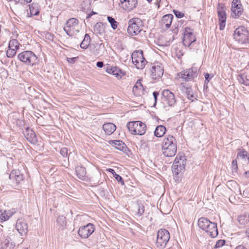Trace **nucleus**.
Wrapping results in <instances>:
<instances>
[{
    "mask_svg": "<svg viewBox=\"0 0 249 249\" xmlns=\"http://www.w3.org/2000/svg\"><path fill=\"white\" fill-rule=\"evenodd\" d=\"M68 150L66 147L62 148L60 150V154L63 157H66L68 156Z\"/></svg>",
    "mask_w": 249,
    "mask_h": 249,
    "instance_id": "obj_46",
    "label": "nucleus"
},
{
    "mask_svg": "<svg viewBox=\"0 0 249 249\" xmlns=\"http://www.w3.org/2000/svg\"><path fill=\"white\" fill-rule=\"evenodd\" d=\"M19 47V43L16 39H11L9 43L8 48H12L18 50Z\"/></svg>",
    "mask_w": 249,
    "mask_h": 249,
    "instance_id": "obj_33",
    "label": "nucleus"
},
{
    "mask_svg": "<svg viewBox=\"0 0 249 249\" xmlns=\"http://www.w3.org/2000/svg\"><path fill=\"white\" fill-rule=\"evenodd\" d=\"M225 240H222V239L219 240L216 242V243L214 246V248H215V249L219 248L222 247L223 246H224L225 245Z\"/></svg>",
    "mask_w": 249,
    "mask_h": 249,
    "instance_id": "obj_42",
    "label": "nucleus"
},
{
    "mask_svg": "<svg viewBox=\"0 0 249 249\" xmlns=\"http://www.w3.org/2000/svg\"><path fill=\"white\" fill-rule=\"evenodd\" d=\"M231 11V16L233 18H237L242 15L243 9L240 0H233Z\"/></svg>",
    "mask_w": 249,
    "mask_h": 249,
    "instance_id": "obj_13",
    "label": "nucleus"
},
{
    "mask_svg": "<svg viewBox=\"0 0 249 249\" xmlns=\"http://www.w3.org/2000/svg\"><path fill=\"white\" fill-rule=\"evenodd\" d=\"M75 57H72V58H68L67 60L69 63H73L74 62V59H75Z\"/></svg>",
    "mask_w": 249,
    "mask_h": 249,
    "instance_id": "obj_55",
    "label": "nucleus"
},
{
    "mask_svg": "<svg viewBox=\"0 0 249 249\" xmlns=\"http://www.w3.org/2000/svg\"><path fill=\"white\" fill-rule=\"evenodd\" d=\"M235 249H247L244 246L242 245H240L237 246Z\"/></svg>",
    "mask_w": 249,
    "mask_h": 249,
    "instance_id": "obj_58",
    "label": "nucleus"
},
{
    "mask_svg": "<svg viewBox=\"0 0 249 249\" xmlns=\"http://www.w3.org/2000/svg\"><path fill=\"white\" fill-rule=\"evenodd\" d=\"M15 2L16 3H23L24 2H26V3H30L32 1V0H14Z\"/></svg>",
    "mask_w": 249,
    "mask_h": 249,
    "instance_id": "obj_51",
    "label": "nucleus"
},
{
    "mask_svg": "<svg viewBox=\"0 0 249 249\" xmlns=\"http://www.w3.org/2000/svg\"><path fill=\"white\" fill-rule=\"evenodd\" d=\"M25 135L27 140L31 143H34L37 141L36 135L32 129L27 128Z\"/></svg>",
    "mask_w": 249,
    "mask_h": 249,
    "instance_id": "obj_27",
    "label": "nucleus"
},
{
    "mask_svg": "<svg viewBox=\"0 0 249 249\" xmlns=\"http://www.w3.org/2000/svg\"><path fill=\"white\" fill-rule=\"evenodd\" d=\"M109 143L113 144L116 149L121 151H124L126 147L125 144L121 141H110Z\"/></svg>",
    "mask_w": 249,
    "mask_h": 249,
    "instance_id": "obj_29",
    "label": "nucleus"
},
{
    "mask_svg": "<svg viewBox=\"0 0 249 249\" xmlns=\"http://www.w3.org/2000/svg\"><path fill=\"white\" fill-rule=\"evenodd\" d=\"M57 223L63 226L66 223V218L63 216H59L57 219Z\"/></svg>",
    "mask_w": 249,
    "mask_h": 249,
    "instance_id": "obj_41",
    "label": "nucleus"
},
{
    "mask_svg": "<svg viewBox=\"0 0 249 249\" xmlns=\"http://www.w3.org/2000/svg\"><path fill=\"white\" fill-rule=\"evenodd\" d=\"M107 19L113 30H115L117 28L118 23L114 18L110 16H107Z\"/></svg>",
    "mask_w": 249,
    "mask_h": 249,
    "instance_id": "obj_35",
    "label": "nucleus"
},
{
    "mask_svg": "<svg viewBox=\"0 0 249 249\" xmlns=\"http://www.w3.org/2000/svg\"><path fill=\"white\" fill-rule=\"evenodd\" d=\"M16 229L21 236L25 235L28 231V224L24 219L18 218L17 220Z\"/></svg>",
    "mask_w": 249,
    "mask_h": 249,
    "instance_id": "obj_15",
    "label": "nucleus"
},
{
    "mask_svg": "<svg viewBox=\"0 0 249 249\" xmlns=\"http://www.w3.org/2000/svg\"><path fill=\"white\" fill-rule=\"evenodd\" d=\"M103 129L106 134L109 135L115 131L116 129V126L112 123H108L105 124L103 125Z\"/></svg>",
    "mask_w": 249,
    "mask_h": 249,
    "instance_id": "obj_26",
    "label": "nucleus"
},
{
    "mask_svg": "<svg viewBox=\"0 0 249 249\" xmlns=\"http://www.w3.org/2000/svg\"><path fill=\"white\" fill-rule=\"evenodd\" d=\"M127 127L129 131L133 135H142L146 132V124L140 121L128 122Z\"/></svg>",
    "mask_w": 249,
    "mask_h": 249,
    "instance_id": "obj_3",
    "label": "nucleus"
},
{
    "mask_svg": "<svg viewBox=\"0 0 249 249\" xmlns=\"http://www.w3.org/2000/svg\"><path fill=\"white\" fill-rule=\"evenodd\" d=\"M106 71L115 75L117 78H121L124 75L123 71L117 67L108 66L107 68Z\"/></svg>",
    "mask_w": 249,
    "mask_h": 249,
    "instance_id": "obj_20",
    "label": "nucleus"
},
{
    "mask_svg": "<svg viewBox=\"0 0 249 249\" xmlns=\"http://www.w3.org/2000/svg\"><path fill=\"white\" fill-rule=\"evenodd\" d=\"M96 66L97 67L101 68L104 66V63L102 61H98L96 63Z\"/></svg>",
    "mask_w": 249,
    "mask_h": 249,
    "instance_id": "obj_53",
    "label": "nucleus"
},
{
    "mask_svg": "<svg viewBox=\"0 0 249 249\" xmlns=\"http://www.w3.org/2000/svg\"><path fill=\"white\" fill-rule=\"evenodd\" d=\"M30 9V15L29 17H31L34 16H37L39 14L40 6L38 3H33L29 5Z\"/></svg>",
    "mask_w": 249,
    "mask_h": 249,
    "instance_id": "obj_25",
    "label": "nucleus"
},
{
    "mask_svg": "<svg viewBox=\"0 0 249 249\" xmlns=\"http://www.w3.org/2000/svg\"><path fill=\"white\" fill-rule=\"evenodd\" d=\"M163 101L169 106H174L176 103L174 94L168 89H164L162 91Z\"/></svg>",
    "mask_w": 249,
    "mask_h": 249,
    "instance_id": "obj_14",
    "label": "nucleus"
},
{
    "mask_svg": "<svg viewBox=\"0 0 249 249\" xmlns=\"http://www.w3.org/2000/svg\"><path fill=\"white\" fill-rule=\"evenodd\" d=\"M242 218H243V216H242L238 218V220L239 222H240V221L242 219Z\"/></svg>",
    "mask_w": 249,
    "mask_h": 249,
    "instance_id": "obj_61",
    "label": "nucleus"
},
{
    "mask_svg": "<svg viewBox=\"0 0 249 249\" xmlns=\"http://www.w3.org/2000/svg\"><path fill=\"white\" fill-rule=\"evenodd\" d=\"M166 131V129L164 126L162 125H159L155 128L154 135L156 137L160 138L165 134Z\"/></svg>",
    "mask_w": 249,
    "mask_h": 249,
    "instance_id": "obj_28",
    "label": "nucleus"
},
{
    "mask_svg": "<svg viewBox=\"0 0 249 249\" xmlns=\"http://www.w3.org/2000/svg\"><path fill=\"white\" fill-rule=\"evenodd\" d=\"M179 24H180V26H181V24L180 23L179 21H178V23L174 24L173 26V27H174V28H173V29H172V32L175 35H177L178 32Z\"/></svg>",
    "mask_w": 249,
    "mask_h": 249,
    "instance_id": "obj_43",
    "label": "nucleus"
},
{
    "mask_svg": "<svg viewBox=\"0 0 249 249\" xmlns=\"http://www.w3.org/2000/svg\"><path fill=\"white\" fill-rule=\"evenodd\" d=\"M186 93L187 96V98L189 100L193 101L194 100L196 99L194 95V93L191 88H187L186 89Z\"/></svg>",
    "mask_w": 249,
    "mask_h": 249,
    "instance_id": "obj_36",
    "label": "nucleus"
},
{
    "mask_svg": "<svg viewBox=\"0 0 249 249\" xmlns=\"http://www.w3.org/2000/svg\"><path fill=\"white\" fill-rule=\"evenodd\" d=\"M226 8L225 5L221 3H219L217 5V12L218 13L225 12Z\"/></svg>",
    "mask_w": 249,
    "mask_h": 249,
    "instance_id": "obj_40",
    "label": "nucleus"
},
{
    "mask_svg": "<svg viewBox=\"0 0 249 249\" xmlns=\"http://www.w3.org/2000/svg\"><path fill=\"white\" fill-rule=\"evenodd\" d=\"M75 172L79 179L82 180H86L87 172L86 169L84 167L80 165L77 166L75 167Z\"/></svg>",
    "mask_w": 249,
    "mask_h": 249,
    "instance_id": "obj_23",
    "label": "nucleus"
},
{
    "mask_svg": "<svg viewBox=\"0 0 249 249\" xmlns=\"http://www.w3.org/2000/svg\"><path fill=\"white\" fill-rule=\"evenodd\" d=\"M173 12L175 15L176 17L178 18H181L184 17V14L183 13L181 12L180 11L174 10Z\"/></svg>",
    "mask_w": 249,
    "mask_h": 249,
    "instance_id": "obj_47",
    "label": "nucleus"
},
{
    "mask_svg": "<svg viewBox=\"0 0 249 249\" xmlns=\"http://www.w3.org/2000/svg\"><path fill=\"white\" fill-rule=\"evenodd\" d=\"M11 215H8L6 211H0V219L2 221H6L9 219Z\"/></svg>",
    "mask_w": 249,
    "mask_h": 249,
    "instance_id": "obj_38",
    "label": "nucleus"
},
{
    "mask_svg": "<svg viewBox=\"0 0 249 249\" xmlns=\"http://www.w3.org/2000/svg\"><path fill=\"white\" fill-rule=\"evenodd\" d=\"M28 249V248H26V249Z\"/></svg>",
    "mask_w": 249,
    "mask_h": 249,
    "instance_id": "obj_63",
    "label": "nucleus"
},
{
    "mask_svg": "<svg viewBox=\"0 0 249 249\" xmlns=\"http://www.w3.org/2000/svg\"><path fill=\"white\" fill-rule=\"evenodd\" d=\"M234 38L241 44L247 45L249 43V32L244 26H239L233 34Z\"/></svg>",
    "mask_w": 249,
    "mask_h": 249,
    "instance_id": "obj_2",
    "label": "nucleus"
},
{
    "mask_svg": "<svg viewBox=\"0 0 249 249\" xmlns=\"http://www.w3.org/2000/svg\"><path fill=\"white\" fill-rule=\"evenodd\" d=\"M226 20H219V29L222 30L224 29L226 25Z\"/></svg>",
    "mask_w": 249,
    "mask_h": 249,
    "instance_id": "obj_48",
    "label": "nucleus"
},
{
    "mask_svg": "<svg viewBox=\"0 0 249 249\" xmlns=\"http://www.w3.org/2000/svg\"><path fill=\"white\" fill-rule=\"evenodd\" d=\"M237 158L240 157L242 159L245 160L247 159V160L249 161V157L248 155V152L244 149L241 148L238 149Z\"/></svg>",
    "mask_w": 249,
    "mask_h": 249,
    "instance_id": "obj_32",
    "label": "nucleus"
},
{
    "mask_svg": "<svg viewBox=\"0 0 249 249\" xmlns=\"http://www.w3.org/2000/svg\"><path fill=\"white\" fill-rule=\"evenodd\" d=\"M170 239L169 231L165 229H161L157 233L156 246L163 249Z\"/></svg>",
    "mask_w": 249,
    "mask_h": 249,
    "instance_id": "obj_8",
    "label": "nucleus"
},
{
    "mask_svg": "<svg viewBox=\"0 0 249 249\" xmlns=\"http://www.w3.org/2000/svg\"><path fill=\"white\" fill-rule=\"evenodd\" d=\"M198 226L199 228L205 231L211 237H215L218 235L217 224L212 222L209 219L204 217L199 218Z\"/></svg>",
    "mask_w": 249,
    "mask_h": 249,
    "instance_id": "obj_1",
    "label": "nucleus"
},
{
    "mask_svg": "<svg viewBox=\"0 0 249 249\" xmlns=\"http://www.w3.org/2000/svg\"><path fill=\"white\" fill-rule=\"evenodd\" d=\"M141 81V80L139 79L133 88V92L136 96H141L143 93L144 89Z\"/></svg>",
    "mask_w": 249,
    "mask_h": 249,
    "instance_id": "obj_22",
    "label": "nucleus"
},
{
    "mask_svg": "<svg viewBox=\"0 0 249 249\" xmlns=\"http://www.w3.org/2000/svg\"><path fill=\"white\" fill-rule=\"evenodd\" d=\"M174 16L172 14H167L162 17L161 21V25L163 28L165 27L166 29H168L172 24Z\"/></svg>",
    "mask_w": 249,
    "mask_h": 249,
    "instance_id": "obj_19",
    "label": "nucleus"
},
{
    "mask_svg": "<svg viewBox=\"0 0 249 249\" xmlns=\"http://www.w3.org/2000/svg\"><path fill=\"white\" fill-rule=\"evenodd\" d=\"M238 80L239 82L246 86H249V79L247 78L245 74H240L238 76Z\"/></svg>",
    "mask_w": 249,
    "mask_h": 249,
    "instance_id": "obj_34",
    "label": "nucleus"
},
{
    "mask_svg": "<svg viewBox=\"0 0 249 249\" xmlns=\"http://www.w3.org/2000/svg\"><path fill=\"white\" fill-rule=\"evenodd\" d=\"M24 240L22 237H20L19 239H18V241L17 242V244L18 245H19L23 243Z\"/></svg>",
    "mask_w": 249,
    "mask_h": 249,
    "instance_id": "obj_54",
    "label": "nucleus"
},
{
    "mask_svg": "<svg viewBox=\"0 0 249 249\" xmlns=\"http://www.w3.org/2000/svg\"><path fill=\"white\" fill-rule=\"evenodd\" d=\"M162 145L177 147V142L176 138L172 135H168L166 136L163 140Z\"/></svg>",
    "mask_w": 249,
    "mask_h": 249,
    "instance_id": "obj_21",
    "label": "nucleus"
},
{
    "mask_svg": "<svg viewBox=\"0 0 249 249\" xmlns=\"http://www.w3.org/2000/svg\"><path fill=\"white\" fill-rule=\"evenodd\" d=\"M64 30L70 36L79 32V21L76 18H71L66 22Z\"/></svg>",
    "mask_w": 249,
    "mask_h": 249,
    "instance_id": "obj_7",
    "label": "nucleus"
},
{
    "mask_svg": "<svg viewBox=\"0 0 249 249\" xmlns=\"http://www.w3.org/2000/svg\"><path fill=\"white\" fill-rule=\"evenodd\" d=\"M18 59L26 65L33 66L37 63V57L32 51H25L19 53Z\"/></svg>",
    "mask_w": 249,
    "mask_h": 249,
    "instance_id": "obj_5",
    "label": "nucleus"
},
{
    "mask_svg": "<svg viewBox=\"0 0 249 249\" xmlns=\"http://www.w3.org/2000/svg\"><path fill=\"white\" fill-rule=\"evenodd\" d=\"M232 171L236 172L237 170L238 169V166H237V162L236 160H234L232 162Z\"/></svg>",
    "mask_w": 249,
    "mask_h": 249,
    "instance_id": "obj_49",
    "label": "nucleus"
},
{
    "mask_svg": "<svg viewBox=\"0 0 249 249\" xmlns=\"http://www.w3.org/2000/svg\"><path fill=\"white\" fill-rule=\"evenodd\" d=\"M246 233L247 236L249 237V229L246 230Z\"/></svg>",
    "mask_w": 249,
    "mask_h": 249,
    "instance_id": "obj_60",
    "label": "nucleus"
},
{
    "mask_svg": "<svg viewBox=\"0 0 249 249\" xmlns=\"http://www.w3.org/2000/svg\"><path fill=\"white\" fill-rule=\"evenodd\" d=\"M17 53V50L12 48H8V50L6 52V55L9 58H12L14 57Z\"/></svg>",
    "mask_w": 249,
    "mask_h": 249,
    "instance_id": "obj_39",
    "label": "nucleus"
},
{
    "mask_svg": "<svg viewBox=\"0 0 249 249\" xmlns=\"http://www.w3.org/2000/svg\"><path fill=\"white\" fill-rule=\"evenodd\" d=\"M196 41V37L193 30L190 28H185L182 41L183 44L186 46L189 47Z\"/></svg>",
    "mask_w": 249,
    "mask_h": 249,
    "instance_id": "obj_11",
    "label": "nucleus"
},
{
    "mask_svg": "<svg viewBox=\"0 0 249 249\" xmlns=\"http://www.w3.org/2000/svg\"><path fill=\"white\" fill-rule=\"evenodd\" d=\"M94 33L97 34L102 35L105 32V29L103 23L98 22L93 27Z\"/></svg>",
    "mask_w": 249,
    "mask_h": 249,
    "instance_id": "obj_31",
    "label": "nucleus"
},
{
    "mask_svg": "<svg viewBox=\"0 0 249 249\" xmlns=\"http://www.w3.org/2000/svg\"><path fill=\"white\" fill-rule=\"evenodd\" d=\"M156 4L158 5V7H160V5H159V4L158 3V2L156 3Z\"/></svg>",
    "mask_w": 249,
    "mask_h": 249,
    "instance_id": "obj_62",
    "label": "nucleus"
},
{
    "mask_svg": "<svg viewBox=\"0 0 249 249\" xmlns=\"http://www.w3.org/2000/svg\"><path fill=\"white\" fill-rule=\"evenodd\" d=\"M90 42V37L89 34H86L84 38L80 44V47L86 49L89 47Z\"/></svg>",
    "mask_w": 249,
    "mask_h": 249,
    "instance_id": "obj_30",
    "label": "nucleus"
},
{
    "mask_svg": "<svg viewBox=\"0 0 249 249\" xmlns=\"http://www.w3.org/2000/svg\"><path fill=\"white\" fill-rule=\"evenodd\" d=\"M198 71L199 70L197 67L193 66L190 69L179 72L178 75L184 81H189L197 77Z\"/></svg>",
    "mask_w": 249,
    "mask_h": 249,
    "instance_id": "obj_9",
    "label": "nucleus"
},
{
    "mask_svg": "<svg viewBox=\"0 0 249 249\" xmlns=\"http://www.w3.org/2000/svg\"><path fill=\"white\" fill-rule=\"evenodd\" d=\"M217 14L219 20H226L227 17L226 12L218 13Z\"/></svg>",
    "mask_w": 249,
    "mask_h": 249,
    "instance_id": "obj_45",
    "label": "nucleus"
},
{
    "mask_svg": "<svg viewBox=\"0 0 249 249\" xmlns=\"http://www.w3.org/2000/svg\"><path fill=\"white\" fill-rule=\"evenodd\" d=\"M94 225L91 223H89L86 226L80 227L78 233L82 238H88L94 231Z\"/></svg>",
    "mask_w": 249,
    "mask_h": 249,
    "instance_id": "obj_12",
    "label": "nucleus"
},
{
    "mask_svg": "<svg viewBox=\"0 0 249 249\" xmlns=\"http://www.w3.org/2000/svg\"><path fill=\"white\" fill-rule=\"evenodd\" d=\"M113 176L119 183H121L122 185L124 184V180L122 177H121L120 175H119L117 173H115V174H114Z\"/></svg>",
    "mask_w": 249,
    "mask_h": 249,
    "instance_id": "obj_44",
    "label": "nucleus"
},
{
    "mask_svg": "<svg viewBox=\"0 0 249 249\" xmlns=\"http://www.w3.org/2000/svg\"><path fill=\"white\" fill-rule=\"evenodd\" d=\"M245 174L246 175V177L247 178H249V171L246 172Z\"/></svg>",
    "mask_w": 249,
    "mask_h": 249,
    "instance_id": "obj_59",
    "label": "nucleus"
},
{
    "mask_svg": "<svg viewBox=\"0 0 249 249\" xmlns=\"http://www.w3.org/2000/svg\"><path fill=\"white\" fill-rule=\"evenodd\" d=\"M139 0H120V6L124 10L130 11L136 7Z\"/></svg>",
    "mask_w": 249,
    "mask_h": 249,
    "instance_id": "obj_16",
    "label": "nucleus"
},
{
    "mask_svg": "<svg viewBox=\"0 0 249 249\" xmlns=\"http://www.w3.org/2000/svg\"><path fill=\"white\" fill-rule=\"evenodd\" d=\"M212 77L213 76L210 77V75L208 73H205V82L208 83Z\"/></svg>",
    "mask_w": 249,
    "mask_h": 249,
    "instance_id": "obj_50",
    "label": "nucleus"
},
{
    "mask_svg": "<svg viewBox=\"0 0 249 249\" xmlns=\"http://www.w3.org/2000/svg\"><path fill=\"white\" fill-rule=\"evenodd\" d=\"M96 14L95 12H91L90 13H89V14H88V15L87 16V18H90L92 15H93L94 14Z\"/></svg>",
    "mask_w": 249,
    "mask_h": 249,
    "instance_id": "obj_57",
    "label": "nucleus"
},
{
    "mask_svg": "<svg viewBox=\"0 0 249 249\" xmlns=\"http://www.w3.org/2000/svg\"><path fill=\"white\" fill-rule=\"evenodd\" d=\"M151 75L153 79L160 77L163 74V69L160 66H153L150 70Z\"/></svg>",
    "mask_w": 249,
    "mask_h": 249,
    "instance_id": "obj_18",
    "label": "nucleus"
},
{
    "mask_svg": "<svg viewBox=\"0 0 249 249\" xmlns=\"http://www.w3.org/2000/svg\"><path fill=\"white\" fill-rule=\"evenodd\" d=\"M131 59L133 64L138 70H142L147 63V61L143 56L142 50H139L133 52L131 54Z\"/></svg>",
    "mask_w": 249,
    "mask_h": 249,
    "instance_id": "obj_6",
    "label": "nucleus"
},
{
    "mask_svg": "<svg viewBox=\"0 0 249 249\" xmlns=\"http://www.w3.org/2000/svg\"><path fill=\"white\" fill-rule=\"evenodd\" d=\"M186 159L184 156L178 155L176 157L172 165L173 173L177 175L183 171L186 165Z\"/></svg>",
    "mask_w": 249,
    "mask_h": 249,
    "instance_id": "obj_10",
    "label": "nucleus"
},
{
    "mask_svg": "<svg viewBox=\"0 0 249 249\" xmlns=\"http://www.w3.org/2000/svg\"><path fill=\"white\" fill-rule=\"evenodd\" d=\"M177 150V147H173L171 146H167L162 145V151L163 155L167 157L174 156Z\"/></svg>",
    "mask_w": 249,
    "mask_h": 249,
    "instance_id": "obj_17",
    "label": "nucleus"
},
{
    "mask_svg": "<svg viewBox=\"0 0 249 249\" xmlns=\"http://www.w3.org/2000/svg\"><path fill=\"white\" fill-rule=\"evenodd\" d=\"M137 212L136 215L138 216H142L144 212V207L142 204L138 203L137 205Z\"/></svg>",
    "mask_w": 249,
    "mask_h": 249,
    "instance_id": "obj_37",
    "label": "nucleus"
},
{
    "mask_svg": "<svg viewBox=\"0 0 249 249\" xmlns=\"http://www.w3.org/2000/svg\"><path fill=\"white\" fill-rule=\"evenodd\" d=\"M10 179H15L17 183H19L23 179V175L18 170H13L9 175Z\"/></svg>",
    "mask_w": 249,
    "mask_h": 249,
    "instance_id": "obj_24",
    "label": "nucleus"
},
{
    "mask_svg": "<svg viewBox=\"0 0 249 249\" xmlns=\"http://www.w3.org/2000/svg\"><path fill=\"white\" fill-rule=\"evenodd\" d=\"M127 33L130 36H136L142 30V22L139 18H133L128 21Z\"/></svg>",
    "mask_w": 249,
    "mask_h": 249,
    "instance_id": "obj_4",
    "label": "nucleus"
},
{
    "mask_svg": "<svg viewBox=\"0 0 249 249\" xmlns=\"http://www.w3.org/2000/svg\"><path fill=\"white\" fill-rule=\"evenodd\" d=\"M159 93L157 91H154L153 93V97L154 98L155 104L157 102V98H158V96H159Z\"/></svg>",
    "mask_w": 249,
    "mask_h": 249,
    "instance_id": "obj_52",
    "label": "nucleus"
},
{
    "mask_svg": "<svg viewBox=\"0 0 249 249\" xmlns=\"http://www.w3.org/2000/svg\"><path fill=\"white\" fill-rule=\"evenodd\" d=\"M108 171L110 173H111L113 175V176L114 175V174H115V173H116L115 172V171H114L113 169H111V168H109V169H108Z\"/></svg>",
    "mask_w": 249,
    "mask_h": 249,
    "instance_id": "obj_56",
    "label": "nucleus"
}]
</instances>
